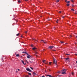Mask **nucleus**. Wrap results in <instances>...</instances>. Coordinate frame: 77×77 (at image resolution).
Wrapping results in <instances>:
<instances>
[{
  "label": "nucleus",
  "instance_id": "1",
  "mask_svg": "<svg viewBox=\"0 0 77 77\" xmlns=\"http://www.w3.org/2000/svg\"><path fill=\"white\" fill-rule=\"evenodd\" d=\"M26 70H27V71H29V72H32V70H30V69H29V68H26Z\"/></svg>",
  "mask_w": 77,
  "mask_h": 77
},
{
  "label": "nucleus",
  "instance_id": "2",
  "mask_svg": "<svg viewBox=\"0 0 77 77\" xmlns=\"http://www.w3.org/2000/svg\"><path fill=\"white\" fill-rule=\"evenodd\" d=\"M53 63L54 64H55V65H56V60L55 61V59H54V58Z\"/></svg>",
  "mask_w": 77,
  "mask_h": 77
},
{
  "label": "nucleus",
  "instance_id": "3",
  "mask_svg": "<svg viewBox=\"0 0 77 77\" xmlns=\"http://www.w3.org/2000/svg\"><path fill=\"white\" fill-rule=\"evenodd\" d=\"M32 50H34V51H36V50H37V48H32Z\"/></svg>",
  "mask_w": 77,
  "mask_h": 77
},
{
  "label": "nucleus",
  "instance_id": "4",
  "mask_svg": "<svg viewBox=\"0 0 77 77\" xmlns=\"http://www.w3.org/2000/svg\"><path fill=\"white\" fill-rule=\"evenodd\" d=\"M31 57V56H30V55H28V56H27V58L28 59H30Z\"/></svg>",
  "mask_w": 77,
  "mask_h": 77
},
{
  "label": "nucleus",
  "instance_id": "5",
  "mask_svg": "<svg viewBox=\"0 0 77 77\" xmlns=\"http://www.w3.org/2000/svg\"><path fill=\"white\" fill-rule=\"evenodd\" d=\"M61 74H66V72L65 71L63 72H62Z\"/></svg>",
  "mask_w": 77,
  "mask_h": 77
},
{
  "label": "nucleus",
  "instance_id": "6",
  "mask_svg": "<svg viewBox=\"0 0 77 77\" xmlns=\"http://www.w3.org/2000/svg\"><path fill=\"white\" fill-rule=\"evenodd\" d=\"M54 47V46H50L49 47V48H51V49L53 48Z\"/></svg>",
  "mask_w": 77,
  "mask_h": 77
},
{
  "label": "nucleus",
  "instance_id": "7",
  "mask_svg": "<svg viewBox=\"0 0 77 77\" xmlns=\"http://www.w3.org/2000/svg\"><path fill=\"white\" fill-rule=\"evenodd\" d=\"M21 62L23 63V65H25V64L24 63V61L23 60H21Z\"/></svg>",
  "mask_w": 77,
  "mask_h": 77
},
{
  "label": "nucleus",
  "instance_id": "8",
  "mask_svg": "<svg viewBox=\"0 0 77 77\" xmlns=\"http://www.w3.org/2000/svg\"><path fill=\"white\" fill-rule=\"evenodd\" d=\"M46 76L47 77H48V76L49 77H52V76H51V75H46Z\"/></svg>",
  "mask_w": 77,
  "mask_h": 77
},
{
  "label": "nucleus",
  "instance_id": "9",
  "mask_svg": "<svg viewBox=\"0 0 77 77\" xmlns=\"http://www.w3.org/2000/svg\"><path fill=\"white\" fill-rule=\"evenodd\" d=\"M33 40H34V41H37L38 42V40L35 39V38H33Z\"/></svg>",
  "mask_w": 77,
  "mask_h": 77
},
{
  "label": "nucleus",
  "instance_id": "10",
  "mask_svg": "<svg viewBox=\"0 0 77 77\" xmlns=\"http://www.w3.org/2000/svg\"><path fill=\"white\" fill-rule=\"evenodd\" d=\"M66 71V69H63L61 71Z\"/></svg>",
  "mask_w": 77,
  "mask_h": 77
},
{
  "label": "nucleus",
  "instance_id": "11",
  "mask_svg": "<svg viewBox=\"0 0 77 77\" xmlns=\"http://www.w3.org/2000/svg\"><path fill=\"white\" fill-rule=\"evenodd\" d=\"M41 41L42 42H44V43H45V44H46V42L44 41H43V40H41Z\"/></svg>",
  "mask_w": 77,
  "mask_h": 77
},
{
  "label": "nucleus",
  "instance_id": "12",
  "mask_svg": "<svg viewBox=\"0 0 77 77\" xmlns=\"http://www.w3.org/2000/svg\"><path fill=\"white\" fill-rule=\"evenodd\" d=\"M35 54L36 55V54H38V52H37L36 51H35Z\"/></svg>",
  "mask_w": 77,
  "mask_h": 77
},
{
  "label": "nucleus",
  "instance_id": "13",
  "mask_svg": "<svg viewBox=\"0 0 77 77\" xmlns=\"http://www.w3.org/2000/svg\"><path fill=\"white\" fill-rule=\"evenodd\" d=\"M61 72V71H58V72H57V73H60Z\"/></svg>",
  "mask_w": 77,
  "mask_h": 77
},
{
  "label": "nucleus",
  "instance_id": "14",
  "mask_svg": "<svg viewBox=\"0 0 77 77\" xmlns=\"http://www.w3.org/2000/svg\"><path fill=\"white\" fill-rule=\"evenodd\" d=\"M46 61L45 60H43L42 62H43V63H45V62Z\"/></svg>",
  "mask_w": 77,
  "mask_h": 77
},
{
  "label": "nucleus",
  "instance_id": "15",
  "mask_svg": "<svg viewBox=\"0 0 77 77\" xmlns=\"http://www.w3.org/2000/svg\"><path fill=\"white\" fill-rule=\"evenodd\" d=\"M66 5L67 6H69V4H67Z\"/></svg>",
  "mask_w": 77,
  "mask_h": 77
},
{
  "label": "nucleus",
  "instance_id": "16",
  "mask_svg": "<svg viewBox=\"0 0 77 77\" xmlns=\"http://www.w3.org/2000/svg\"><path fill=\"white\" fill-rule=\"evenodd\" d=\"M48 62H46V63H45V64H48Z\"/></svg>",
  "mask_w": 77,
  "mask_h": 77
},
{
  "label": "nucleus",
  "instance_id": "17",
  "mask_svg": "<svg viewBox=\"0 0 77 77\" xmlns=\"http://www.w3.org/2000/svg\"><path fill=\"white\" fill-rule=\"evenodd\" d=\"M16 56H17V57H18L19 56V54H17V55H16Z\"/></svg>",
  "mask_w": 77,
  "mask_h": 77
},
{
  "label": "nucleus",
  "instance_id": "18",
  "mask_svg": "<svg viewBox=\"0 0 77 77\" xmlns=\"http://www.w3.org/2000/svg\"><path fill=\"white\" fill-rule=\"evenodd\" d=\"M71 11H74V9H71Z\"/></svg>",
  "mask_w": 77,
  "mask_h": 77
},
{
  "label": "nucleus",
  "instance_id": "19",
  "mask_svg": "<svg viewBox=\"0 0 77 77\" xmlns=\"http://www.w3.org/2000/svg\"><path fill=\"white\" fill-rule=\"evenodd\" d=\"M67 3H70V1H68L67 2Z\"/></svg>",
  "mask_w": 77,
  "mask_h": 77
},
{
  "label": "nucleus",
  "instance_id": "20",
  "mask_svg": "<svg viewBox=\"0 0 77 77\" xmlns=\"http://www.w3.org/2000/svg\"><path fill=\"white\" fill-rule=\"evenodd\" d=\"M68 59H69V58H66V60H68Z\"/></svg>",
  "mask_w": 77,
  "mask_h": 77
},
{
  "label": "nucleus",
  "instance_id": "21",
  "mask_svg": "<svg viewBox=\"0 0 77 77\" xmlns=\"http://www.w3.org/2000/svg\"><path fill=\"white\" fill-rule=\"evenodd\" d=\"M30 68H31V69L32 70L33 69L32 67H30Z\"/></svg>",
  "mask_w": 77,
  "mask_h": 77
},
{
  "label": "nucleus",
  "instance_id": "22",
  "mask_svg": "<svg viewBox=\"0 0 77 77\" xmlns=\"http://www.w3.org/2000/svg\"><path fill=\"white\" fill-rule=\"evenodd\" d=\"M59 13H60V14H61V13H62V11H60L59 12Z\"/></svg>",
  "mask_w": 77,
  "mask_h": 77
},
{
  "label": "nucleus",
  "instance_id": "23",
  "mask_svg": "<svg viewBox=\"0 0 77 77\" xmlns=\"http://www.w3.org/2000/svg\"><path fill=\"white\" fill-rule=\"evenodd\" d=\"M69 54H66V55H67V56H69Z\"/></svg>",
  "mask_w": 77,
  "mask_h": 77
},
{
  "label": "nucleus",
  "instance_id": "24",
  "mask_svg": "<svg viewBox=\"0 0 77 77\" xmlns=\"http://www.w3.org/2000/svg\"><path fill=\"white\" fill-rule=\"evenodd\" d=\"M28 74L30 75H31V73H29Z\"/></svg>",
  "mask_w": 77,
  "mask_h": 77
},
{
  "label": "nucleus",
  "instance_id": "25",
  "mask_svg": "<svg viewBox=\"0 0 77 77\" xmlns=\"http://www.w3.org/2000/svg\"><path fill=\"white\" fill-rule=\"evenodd\" d=\"M59 2V0H57V2Z\"/></svg>",
  "mask_w": 77,
  "mask_h": 77
},
{
  "label": "nucleus",
  "instance_id": "26",
  "mask_svg": "<svg viewBox=\"0 0 77 77\" xmlns=\"http://www.w3.org/2000/svg\"><path fill=\"white\" fill-rule=\"evenodd\" d=\"M51 62H50L49 63V65H51Z\"/></svg>",
  "mask_w": 77,
  "mask_h": 77
},
{
  "label": "nucleus",
  "instance_id": "27",
  "mask_svg": "<svg viewBox=\"0 0 77 77\" xmlns=\"http://www.w3.org/2000/svg\"><path fill=\"white\" fill-rule=\"evenodd\" d=\"M72 7H74V5H73L72 4Z\"/></svg>",
  "mask_w": 77,
  "mask_h": 77
},
{
  "label": "nucleus",
  "instance_id": "28",
  "mask_svg": "<svg viewBox=\"0 0 77 77\" xmlns=\"http://www.w3.org/2000/svg\"><path fill=\"white\" fill-rule=\"evenodd\" d=\"M71 2H74V1H73V0H71Z\"/></svg>",
  "mask_w": 77,
  "mask_h": 77
},
{
  "label": "nucleus",
  "instance_id": "29",
  "mask_svg": "<svg viewBox=\"0 0 77 77\" xmlns=\"http://www.w3.org/2000/svg\"><path fill=\"white\" fill-rule=\"evenodd\" d=\"M25 33H27V31H25Z\"/></svg>",
  "mask_w": 77,
  "mask_h": 77
},
{
  "label": "nucleus",
  "instance_id": "30",
  "mask_svg": "<svg viewBox=\"0 0 77 77\" xmlns=\"http://www.w3.org/2000/svg\"><path fill=\"white\" fill-rule=\"evenodd\" d=\"M60 42L61 44H63V42Z\"/></svg>",
  "mask_w": 77,
  "mask_h": 77
},
{
  "label": "nucleus",
  "instance_id": "31",
  "mask_svg": "<svg viewBox=\"0 0 77 77\" xmlns=\"http://www.w3.org/2000/svg\"><path fill=\"white\" fill-rule=\"evenodd\" d=\"M33 74L34 75H35L36 74V73H35V72H33Z\"/></svg>",
  "mask_w": 77,
  "mask_h": 77
},
{
  "label": "nucleus",
  "instance_id": "32",
  "mask_svg": "<svg viewBox=\"0 0 77 77\" xmlns=\"http://www.w3.org/2000/svg\"><path fill=\"white\" fill-rule=\"evenodd\" d=\"M17 36H18V35H19V34H17V35H16Z\"/></svg>",
  "mask_w": 77,
  "mask_h": 77
},
{
  "label": "nucleus",
  "instance_id": "33",
  "mask_svg": "<svg viewBox=\"0 0 77 77\" xmlns=\"http://www.w3.org/2000/svg\"><path fill=\"white\" fill-rule=\"evenodd\" d=\"M69 37L70 38H71V37H72V36H71V35H70Z\"/></svg>",
  "mask_w": 77,
  "mask_h": 77
},
{
  "label": "nucleus",
  "instance_id": "34",
  "mask_svg": "<svg viewBox=\"0 0 77 77\" xmlns=\"http://www.w3.org/2000/svg\"><path fill=\"white\" fill-rule=\"evenodd\" d=\"M18 3H20V1L19 0L18 1Z\"/></svg>",
  "mask_w": 77,
  "mask_h": 77
},
{
  "label": "nucleus",
  "instance_id": "35",
  "mask_svg": "<svg viewBox=\"0 0 77 77\" xmlns=\"http://www.w3.org/2000/svg\"><path fill=\"white\" fill-rule=\"evenodd\" d=\"M71 73H72V75H73V74H74V73L72 72Z\"/></svg>",
  "mask_w": 77,
  "mask_h": 77
},
{
  "label": "nucleus",
  "instance_id": "36",
  "mask_svg": "<svg viewBox=\"0 0 77 77\" xmlns=\"http://www.w3.org/2000/svg\"><path fill=\"white\" fill-rule=\"evenodd\" d=\"M26 61L27 63H28V62L27 61V60H26Z\"/></svg>",
  "mask_w": 77,
  "mask_h": 77
},
{
  "label": "nucleus",
  "instance_id": "37",
  "mask_svg": "<svg viewBox=\"0 0 77 77\" xmlns=\"http://www.w3.org/2000/svg\"><path fill=\"white\" fill-rule=\"evenodd\" d=\"M26 77H29L28 75H26Z\"/></svg>",
  "mask_w": 77,
  "mask_h": 77
},
{
  "label": "nucleus",
  "instance_id": "38",
  "mask_svg": "<svg viewBox=\"0 0 77 77\" xmlns=\"http://www.w3.org/2000/svg\"><path fill=\"white\" fill-rule=\"evenodd\" d=\"M29 62L30 63H32V62H31L30 61H29Z\"/></svg>",
  "mask_w": 77,
  "mask_h": 77
},
{
  "label": "nucleus",
  "instance_id": "39",
  "mask_svg": "<svg viewBox=\"0 0 77 77\" xmlns=\"http://www.w3.org/2000/svg\"><path fill=\"white\" fill-rule=\"evenodd\" d=\"M65 2H67V0H65Z\"/></svg>",
  "mask_w": 77,
  "mask_h": 77
},
{
  "label": "nucleus",
  "instance_id": "40",
  "mask_svg": "<svg viewBox=\"0 0 77 77\" xmlns=\"http://www.w3.org/2000/svg\"><path fill=\"white\" fill-rule=\"evenodd\" d=\"M62 18H64V17H63V16Z\"/></svg>",
  "mask_w": 77,
  "mask_h": 77
},
{
  "label": "nucleus",
  "instance_id": "41",
  "mask_svg": "<svg viewBox=\"0 0 77 77\" xmlns=\"http://www.w3.org/2000/svg\"><path fill=\"white\" fill-rule=\"evenodd\" d=\"M75 55H76V56H77V54H75Z\"/></svg>",
  "mask_w": 77,
  "mask_h": 77
},
{
  "label": "nucleus",
  "instance_id": "42",
  "mask_svg": "<svg viewBox=\"0 0 77 77\" xmlns=\"http://www.w3.org/2000/svg\"><path fill=\"white\" fill-rule=\"evenodd\" d=\"M18 71H20V69H18Z\"/></svg>",
  "mask_w": 77,
  "mask_h": 77
},
{
  "label": "nucleus",
  "instance_id": "43",
  "mask_svg": "<svg viewBox=\"0 0 77 77\" xmlns=\"http://www.w3.org/2000/svg\"><path fill=\"white\" fill-rule=\"evenodd\" d=\"M56 23H58V21H56Z\"/></svg>",
  "mask_w": 77,
  "mask_h": 77
},
{
  "label": "nucleus",
  "instance_id": "44",
  "mask_svg": "<svg viewBox=\"0 0 77 77\" xmlns=\"http://www.w3.org/2000/svg\"><path fill=\"white\" fill-rule=\"evenodd\" d=\"M75 14H77V13L75 12Z\"/></svg>",
  "mask_w": 77,
  "mask_h": 77
},
{
  "label": "nucleus",
  "instance_id": "45",
  "mask_svg": "<svg viewBox=\"0 0 77 77\" xmlns=\"http://www.w3.org/2000/svg\"><path fill=\"white\" fill-rule=\"evenodd\" d=\"M42 77H45V76H43Z\"/></svg>",
  "mask_w": 77,
  "mask_h": 77
},
{
  "label": "nucleus",
  "instance_id": "46",
  "mask_svg": "<svg viewBox=\"0 0 77 77\" xmlns=\"http://www.w3.org/2000/svg\"><path fill=\"white\" fill-rule=\"evenodd\" d=\"M76 38H77V35L76 36Z\"/></svg>",
  "mask_w": 77,
  "mask_h": 77
},
{
  "label": "nucleus",
  "instance_id": "47",
  "mask_svg": "<svg viewBox=\"0 0 77 77\" xmlns=\"http://www.w3.org/2000/svg\"><path fill=\"white\" fill-rule=\"evenodd\" d=\"M31 47H32V45H31Z\"/></svg>",
  "mask_w": 77,
  "mask_h": 77
},
{
  "label": "nucleus",
  "instance_id": "48",
  "mask_svg": "<svg viewBox=\"0 0 77 77\" xmlns=\"http://www.w3.org/2000/svg\"><path fill=\"white\" fill-rule=\"evenodd\" d=\"M76 63L77 64V61H76Z\"/></svg>",
  "mask_w": 77,
  "mask_h": 77
},
{
  "label": "nucleus",
  "instance_id": "49",
  "mask_svg": "<svg viewBox=\"0 0 77 77\" xmlns=\"http://www.w3.org/2000/svg\"><path fill=\"white\" fill-rule=\"evenodd\" d=\"M57 21H59V20H57Z\"/></svg>",
  "mask_w": 77,
  "mask_h": 77
},
{
  "label": "nucleus",
  "instance_id": "50",
  "mask_svg": "<svg viewBox=\"0 0 77 77\" xmlns=\"http://www.w3.org/2000/svg\"><path fill=\"white\" fill-rule=\"evenodd\" d=\"M25 1H27V0H25Z\"/></svg>",
  "mask_w": 77,
  "mask_h": 77
},
{
  "label": "nucleus",
  "instance_id": "51",
  "mask_svg": "<svg viewBox=\"0 0 77 77\" xmlns=\"http://www.w3.org/2000/svg\"><path fill=\"white\" fill-rule=\"evenodd\" d=\"M75 44H76V43H75Z\"/></svg>",
  "mask_w": 77,
  "mask_h": 77
},
{
  "label": "nucleus",
  "instance_id": "52",
  "mask_svg": "<svg viewBox=\"0 0 77 77\" xmlns=\"http://www.w3.org/2000/svg\"><path fill=\"white\" fill-rule=\"evenodd\" d=\"M41 17H42V16H41Z\"/></svg>",
  "mask_w": 77,
  "mask_h": 77
}]
</instances>
